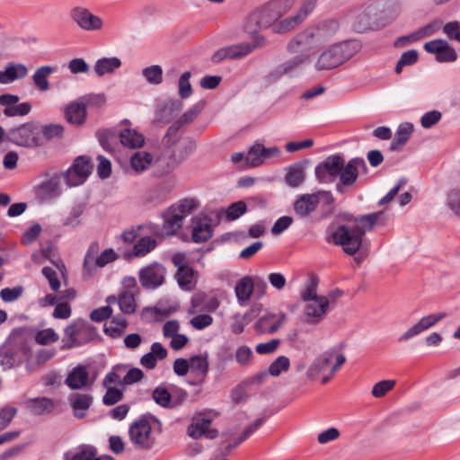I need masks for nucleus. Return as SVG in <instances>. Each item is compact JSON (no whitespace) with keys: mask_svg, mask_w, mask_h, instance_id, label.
<instances>
[{"mask_svg":"<svg viewBox=\"0 0 460 460\" xmlns=\"http://www.w3.org/2000/svg\"><path fill=\"white\" fill-rule=\"evenodd\" d=\"M305 162H297L286 168L285 183L290 188H297L305 179Z\"/></svg>","mask_w":460,"mask_h":460,"instance_id":"nucleus-28","label":"nucleus"},{"mask_svg":"<svg viewBox=\"0 0 460 460\" xmlns=\"http://www.w3.org/2000/svg\"><path fill=\"white\" fill-rule=\"evenodd\" d=\"M153 164V155L146 151H137L130 158L131 168L141 173L147 171Z\"/></svg>","mask_w":460,"mask_h":460,"instance_id":"nucleus-37","label":"nucleus"},{"mask_svg":"<svg viewBox=\"0 0 460 460\" xmlns=\"http://www.w3.org/2000/svg\"><path fill=\"white\" fill-rule=\"evenodd\" d=\"M229 47V54L230 59H240L250 53L255 49L254 44L251 43H240L236 45L228 46Z\"/></svg>","mask_w":460,"mask_h":460,"instance_id":"nucleus-54","label":"nucleus"},{"mask_svg":"<svg viewBox=\"0 0 460 460\" xmlns=\"http://www.w3.org/2000/svg\"><path fill=\"white\" fill-rule=\"evenodd\" d=\"M317 284L318 281L316 278L311 277L300 293L302 301L308 303L322 296L318 295Z\"/></svg>","mask_w":460,"mask_h":460,"instance_id":"nucleus-51","label":"nucleus"},{"mask_svg":"<svg viewBox=\"0 0 460 460\" xmlns=\"http://www.w3.org/2000/svg\"><path fill=\"white\" fill-rule=\"evenodd\" d=\"M142 76L150 84H160L163 82V68L159 65H152L142 70Z\"/></svg>","mask_w":460,"mask_h":460,"instance_id":"nucleus-46","label":"nucleus"},{"mask_svg":"<svg viewBox=\"0 0 460 460\" xmlns=\"http://www.w3.org/2000/svg\"><path fill=\"white\" fill-rule=\"evenodd\" d=\"M106 302L109 305L118 304L120 311L126 314H132L137 310L135 294L132 290H125L118 297L110 296L107 297Z\"/></svg>","mask_w":460,"mask_h":460,"instance_id":"nucleus-27","label":"nucleus"},{"mask_svg":"<svg viewBox=\"0 0 460 460\" xmlns=\"http://www.w3.org/2000/svg\"><path fill=\"white\" fill-rule=\"evenodd\" d=\"M424 49L439 63H452L457 59L456 49L444 40H433L424 44Z\"/></svg>","mask_w":460,"mask_h":460,"instance_id":"nucleus-20","label":"nucleus"},{"mask_svg":"<svg viewBox=\"0 0 460 460\" xmlns=\"http://www.w3.org/2000/svg\"><path fill=\"white\" fill-rule=\"evenodd\" d=\"M387 221V215L382 211L361 216L350 225L338 226L332 234V240L341 246L345 253L354 255L362 246L364 234L375 227L384 226Z\"/></svg>","mask_w":460,"mask_h":460,"instance_id":"nucleus-1","label":"nucleus"},{"mask_svg":"<svg viewBox=\"0 0 460 460\" xmlns=\"http://www.w3.org/2000/svg\"><path fill=\"white\" fill-rule=\"evenodd\" d=\"M58 339V334L51 328L40 330L35 334V341L40 345H48L56 342Z\"/></svg>","mask_w":460,"mask_h":460,"instance_id":"nucleus-56","label":"nucleus"},{"mask_svg":"<svg viewBox=\"0 0 460 460\" xmlns=\"http://www.w3.org/2000/svg\"><path fill=\"white\" fill-rule=\"evenodd\" d=\"M447 316V314L445 312L430 314L421 317L418 323L410 327L404 333H402L399 338L398 341L403 342L412 339L415 336H418L421 332L430 329L435 326L438 322L442 321Z\"/></svg>","mask_w":460,"mask_h":460,"instance_id":"nucleus-22","label":"nucleus"},{"mask_svg":"<svg viewBox=\"0 0 460 460\" xmlns=\"http://www.w3.org/2000/svg\"><path fill=\"white\" fill-rule=\"evenodd\" d=\"M286 321L287 314L282 312L266 313L256 321L254 328L258 332L271 334L278 332Z\"/></svg>","mask_w":460,"mask_h":460,"instance_id":"nucleus-23","label":"nucleus"},{"mask_svg":"<svg viewBox=\"0 0 460 460\" xmlns=\"http://www.w3.org/2000/svg\"><path fill=\"white\" fill-rule=\"evenodd\" d=\"M27 75L28 68L25 65L20 63H11L6 66L4 70L0 71V84H12L16 80L26 77Z\"/></svg>","mask_w":460,"mask_h":460,"instance_id":"nucleus-29","label":"nucleus"},{"mask_svg":"<svg viewBox=\"0 0 460 460\" xmlns=\"http://www.w3.org/2000/svg\"><path fill=\"white\" fill-rule=\"evenodd\" d=\"M70 16L73 22L84 31H99L103 26V22L101 17L93 14L87 8L83 6L73 8Z\"/></svg>","mask_w":460,"mask_h":460,"instance_id":"nucleus-18","label":"nucleus"},{"mask_svg":"<svg viewBox=\"0 0 460 460\" xmlns=\"http://www.w3.org/2000/svg\"><path fill=\"white\" fill-rule=\"evenodd\" d=\"M27 406L34 414L42 415L52 411L54 402L47 397H40L29 400Z\"/></svg>","mask_w":460,"mask_h":460,"instance_id":"nucleus-41","label":"nucleus"},{"mask_svg":"<svg viewBox=\"0 0 460 460\" xmlns=\"http://www.w3.org/2000/svg\"><path fill=\"white\" fill-rule=\"evenodd\" d=\"M251 279L253 296L261 299L266 295L268 284L264 278L259 275H251Z\"/></svg>","mask_w":460,"mask_h":460,"instance_id":"nucleus-55","label":"nucleus"},{"mask_svg":"<svg viewBox=\"0 0 460 460\" xmlns=\"http://www.w3.org/2000/svg\"><path fill=\"white\" fill-rule=\"evenodd\" d=\"M98 457L96 449L89 446L79 448L71 456L69 454H66V460H97Z\"/></svg>","mask_w":460,"mask_h":460,"instance_id":"nucleus-52","label":"nucleus"},{"mask_svg":"<svg viewBox=\"0 0 460 460\" xmlns=\"http://www.w3.org/2000/svg\"><path fill=\"white\" fill-rule=\"evenodd\" d=\"M330 310V297L321 296L305 304L304 308L305 322L318 324L326 317Z\"/></svg>","mask_w":460,"mask_h":460,"instance_id":"nucleus-17","label":"nucleus"},{"mask_svg":"<svg viewBox=\"0 0 460 460\" xmlns=\"http://www.w3.org/2000/svg\"><path fill=\"white\" fill-rule=\"evenodd\" d=\"M190 72L187 71L184 72L179 79L178 83V90H179V95L182 99H186L190 97L192 93V87L190 84Z\"/></svg>","mask_w":460,"mask_h":460,"instance_id":"nucleus-59","label":"nucleus"},{"mask_svg":"<svg viewBox=\"0 0 460 460\" xmlns=\"http://www.w3.org/2000/svg\"><path fill=\"white\" fill-rule=\"evenodd\" d=\"M199 112L200 108L198 105H194L193 107H191L169 128L168 134H175L181 128V127L193 121Z\"/></svg>","mask_w":460,"mask_h":460,"instance_id":"nucleus-45","label":"nucleus"},{"mask_svg":"<svg viewBox=\"0 0 460 460\" xmlns=\"http://www.w3.org/2000/svg\"><path fill=\"white\" fill-rule=\"evenodd\" d=\"M23 291L24 289L22 286L4 288L0 291V298L5 303H12L17 301L22 296Z\"/></svg>","mask_w":460,"mask_h":460,"instance_id":"nucleus-58","label":"nucleus"},{"mask_svg":"<svg viewBox=\"0 0 460 460\" xmlns=\"http://www.w3.org/2000/svg\"><path fill=\"white\" fill-rule=\"evenodd\" d=\"M199 207L197 199L186 198L167 208L163 213L161 235H174L181 228L183 220Z\"/></svg>","mask_w":460,"mask_h":460,"instance_id":"nucleus-4","label":"nucleus"},{"mask_svg":"<svg viewBox=\"0 0 460 460\" xmlns=\"http://www.w3.org/2000/svg\"><path fill=\"white\" fill-rule=\"evenodd\" d=\"M330 205L333 202L332 194L330 191L320 190L312 194H304L297 198L294 203V209L300 217H306L314 211L319 203Z\"/></svg>","mask_w":460,"mask_h":460,"instance_id":"nucleus-9","label":"nucleus"},{"mask_svg":"<svg viewBox=\"0 0 460 460\" xmlns=\"http://www.w3.org/2000/svg\"><path fill=\"white\" fill-rule=\"evenodd\" d=\"M212 235V227L207 218L194 217L192 219V239L195 243H204Z\"/></svg>","mask_w":460,"mask_h":460,"instance_id":"nucleus-30","label":"nucleus"},{"mask_svg":"<svg viewBox=\"0 0 460 460\" xmlns=\"http://www.w3.org/2000/svg\"><path fill=\"white\" fill-rule=\"evenodd\" d=\"M341 166L342 156L341 155H330L316 165V179L321 183L333 182L339 177Z\"/></svg>","mask_w":460,"mask_h":460,"instance_id":"nucleus-13","label":"nucleus"},{"mask_svg":"<svg viewBox=\"0 0 460 460\" xmlns=\"http://www.w3.org/2000/svg\"><path fill=\"white\" fill-rule=\"evenodd\" d=\"M95 381L89 367L79 364L73 367L65 379V385L71 390H89Z\"/></svg>","mask_w":460,"mask_h":460,"instance_id":"nucleus-16","label":"nucleus"},{"mask_svg":"<svg viewBox=\"0 0 460 460\" xmlns=\"http://www.w3.org/2000/svg\"><path fill=\"white\" fill-rule=\"evenodd\" d=\"M122 65L120 58L117 57L102 58L96 60L93 70L98 76L111 75Z\"/></svg>","mask_w":460,"mask_h":460,"instance_id":"nucleus-31","label":"nucleus"},{"mask_svg":"<svg viewBox=\"0 0 460 460\" xmlns=\"http://www.w3.org/2000/svg\"><path fill=\"white\" fill-rule=\"evenodd\" d=\"M442 27V21L441 20H436L432 22L423 26L422 28L419 29L418 31L405 36L402 39V40H406L409 43L416 42L421 39L429 37L433 35L435 32L439 31Z\"/></svg>","mask_w":460,"mask_h":460,"instance_id":"nucleus-35","label":"nucleus"},{"mask_svg":"<svg viewBox=\"0 0 460 460\" xmlns=\"http://www.w3.org/2000/svg\"><path fill=\"white\" fill-rule=\"evenodd\" d=\"M188 396L186 391H181L179 395L172 397L164 386H157L152 393L154 401L164 408H174L182 403Z\"/></svg>","mask_w":460,"mask_h":460,"instance_id":"nucleus-25","label":"nucleus"},{"mask_svg":"<svg viewBox=\"0 0 460 460\" xmlns=\"http://www.w3.org/2000/svg\"><path fill=\"white\" fill-rule=\"evenodd\" d=\"M304 21L296 13L273 24L272 31L276 33H286L300 25Z\"/></svg>","mask_w":460,"mask_h":460,"instance_id":"nucleus-42","label":"nucleus"},{"mask_svg":"<svg viewBox=\"0 0 460 460\" xmlns=\"http://www.w3.org/2000/svg\"><path fill=\"white\" fill-rule=\"evenodd\" d=\"M447 206L455 216L460 217V187L455 188L448 192Z\"/></svg>","mask_w":460,"mask_h":460,"instance_id":"nucleus-57","label":"nucleus"},{"mask_svg":"<svg viewBox=\"0 0 460 460\" xmlns=\"http://www.w3.org/2000/svg\"><path fill=\"white\" fill-rule=\"evenodd\" d=\"M374 11V8L367 7L352 13V26L357 32L364 33L368 31L377 30L385 25V23L377 21Z\"/></svg>","mask_w":460,"mask_h":460,"instance_id":"nucleus-19","label":"nucleus"},{"mask_svg":"<svg viewBox=\"0 0 460 460\" xmlns=\"http://www.w3.org/2000/svg\"><path fill=\"white\" fill-rule=\"evenodd\" d=\"M289 7L288 4H284L283 0H274L255 12L252 18L256 20L260 28L268 27L276 23L275 22L284 15Z\"/></svg>","mask_w":460,"mask_h":460,"instance_id":"nucleus-11","label":"nucleus"},{"mask_svg":"<svg viewBox=\"0 0 460 460\" xmlns=\"http://www.w3.org/2000/svg\"><path fill=\"white\" fill-rule=\"evenodd\" d=\"M413 132V125L410 122L401 123L396 130L394 140L391 143L390 149L399 150L409 140Z\"/></svg>","mask_w":460,"mask_h":460,"instance_id":"nucleus-36","label":"nucleus"},{"mask_svg":"<svg viewBox=\"0 0 460 460\" xmlns=\"http://www.w3.org/2000/svg\"><path fill=\"white\" fill-rule=\"evenodd\" d=\"M336 20H325L296 34L288 43L290 53L308 51L330 41L339 31Z\"/></svg>","mask_w":460,"mask_h":460,"instance_id":"nucleus-2","label":"nucleus"},{"mask_svg":"<svg viewBox=\"0 0 460 460\" xmlns=\"http://www.w3.org/2000/svg\"><path fill=\"white\" fill-rule=\"evenodd\" d=\"M395 385V380L387 379L376 383L372 388V395L376 398L384 397Z\"/></svg>","mask_w":460,"mask_h":460,"instance_id":"nucleus-61","label":"nucleus"},{"mask_svg":"<svg viewBox=\"0 0 460 460\" xmlns=\"http://www.w3.org/2000/svg\"><path fill=\"white\" fill-rule=\"evenodd\" d=\"M418 60V52L414 49H411L408 51H405L402 54L396 66H395V72L397 74L401 73L402 70V67L404 66H411L416 63Z\"/></svg>","mask_w":460,"mask_h":460,"instance_id":"nucleus-63","label":"nucleus"},{"mask_svg":"<svg viewBox=\"0 0 460 460\" xmlns=\"http://www.w3.org/2000/svg\"><path fill=\"white\" fill-rule=\"evenodd\" d=\"M290 367V360L286 356L278 357L268 367L271 376H279L282 373L288 372Z\"/></svg>","mask_w":460,"mask_h":460,"instance_id":"nucleus-50","label":"nucleus"},{"mask_svg":"<svg viewBox=\"0 0 460 460\" xmlns=\"http://www.w3.org/2000/svg\"><path fill=\"white\" fill-rule=\"evenodd\" d=\"M234 293L240 305L247 304L253 296L251 275L240 279L234 288Z\"/></svg>","mask_w":460,"mask_h":460,"instance_id":"nucleus-34","label":"nucleus"},{"mask_svg":"<svg viewBox=\"0 0 460 460\" xmlns=\"http://www.w3.org/2000/svg\"><path fill=\"white\" fill-rule=\"evenodd\" d=\"M127 326V319L124 316L118 315L104 323L103 332L107 336L118 339L125 333Z\"/></svg>","mask_w":460,"mask_h":460,"instance_id":"nucleus-32","label":"nucleus"},{"mask_svg":"<svg viewBox=\"0 0 460 460\" xmlns=\"http://www.w3.org/2000/svg\"><path fill=\"white\" fill-rule=\"evenodd\" d=\"M127 367L126 366H116L113 369L109 372L102 380V385L104 387L109 386H125L123 385V376L122 375L125 373Z\"/></svg>","mask_w":460,"mask_h":460,"instance_id":"nucleus-43","label":"nucleus"},{"mask_svg":"<svg viewBox=\"0 0 460 460\" xmlns=\"http://www.w3.org/2000/svg\"><path fill=\"white\" fill-rule=\"evenodd\" d=\"M40 191L44 198L58 197L61 192L58 179L53 177L46 181L40 186Z\"/></svg>","mask_w":460,"mask_h":460,"instance_id":"nucleus-49","label":"nucleus"},{"mask_svg":"<svg viewBox=\"0 0 460 460\" xmlns=\"http://www.w3.org/2000/svg\"><path fill=\"white\" fill-rule=\"evenodd\" d=\"M165 275V268L155 262L139 270V281L143 287L154 289L164 284Z\"/></svg>","mask_w":460,"mask_h":460,"instance_id":"nucleus-21","label":"nucleus"},{"mask_svg":"<svg viewBox=\"0 0 460 460\" xmlns=\"http://www.w3.org/2000/svg\"><path fill=\"white\" fill-rule=\"evenodd\" d=\"M75 417L82 419L93 402V396L86 394H75L70 396Z\"/></svg>","mask_w":460,"mask_h":460,"instance_id":"nucleus-33","label":"nucleus"},{"mask_svg":"<svg viewBox=\"0 0 460 460\" xmlns=\"http://www.w3.org/2000/svg\"><path fill=\"white\" fill-rule=\"evenodd\" d=\"M310 56L308 54H301L293 57L292 58L280 64L276 69L271 71L267 75V81L273 83L279 80L283 75H295L302 70L303 66L308 64Z\"/></svg>","mask_w":460,"mask_h":460,"instance_id":"nucleus-15","label":"nucleus"},{"mask_svg":"<svg viewBox=\"0 0 460 460\" xmlns=\"http://www.w3.org/2000/svg\"><path fill=\"white\" fill-rule=\"evenodd\" d=\"M441 29L448 39L460 42V22L453 21L447 22L444 25L442 24Z\"/></svg>","mask_w":460,"mask_h":460,"instance_id":"nucleus-64","label":"nucleus"},{"mask_svg":"<svg viewBox=\"0 0 460 460\" xmlns=\"http://www.w3.org/2000/svg\"><path fill=\"white\" fill-rule=\"evenodd\" d=\"M190 370L197 376H205L208 371L207 356H194L189 359Z\"/></svg>","mask_w":460,"mask_h":460,"instance_id":"nucleus-47","label":"nucleus"},{"mask_svg":"<svg viewBox=\"0 0 460 460\" xmlns=\"http://www.w3.org/2000/svg\"><path fill=\"white\" fill-rule=\"evenodd\" d=\"M98 252L99 246L97 243H93L88 248L83 270L84 278H91L97 268H102L117 259V254L111 248L104 250L100 255H98Z\"/></svg>","mask_w":460,"mask_h":460,"instance_id":"nucleus-7","label":"nucleus"},{"mask_svg":"<svg viewBox=\"0 0 460 460\" xmlns=\"http://www.w3.org/2000/svg\"><path fill=\"white\" fill-rule=\"evenodd\" d=\"M157 245L155 239L146 236L142 237L134 246V254L137 257L145 256L153 251Z\"/></svg>","mask_w":460,"mask_h":460,"instance_id":"nucleus-48","label":"nucleus"},{"mask_svg":"<svg viewBox=\"0 0 460 460\" xmlns=\"http://www.w3.org/2000/svg\"><path fill=\"white\" fill-rule=\"evenodd\" d=\"M18 95H0V105L4 107V114L8 117L25 116L29 114L31 109V105L29 102L18 103Z\"/></svg>","mask_w":460,"mask_h":460,"instance_id":"nucleus-24","label":"nucleus"},{"mask_svg":"<svg viewBox=\"0 0 460 460\" xmlns=\"http://www.w3.org/2000/svg\"><path fill=\"white\" fill-rule=\"evenodd\" d=\"M65 118L66 121L75 126L83 125L87 118V107L82 101L69 102L65 108Z\"/></svg>","mask_w":460,"mask_h":460,"instance_id":"nucleus-26","label":"nucleus"},{"mask_svg":"<svg viewBox=\"0 0 460 460\" xmlns=\"http://www.w3.org/2000/svg\"><path fill=\"white\" fill-rule=\"evenodd\" d=\"M331 375H334L340 367L346 362V357L336 349H330L318 357L309 366L306 371L308 379L315 380L321 374H323L331 366Z\"/></svg>","mask_w":460,"mask_h":460,"instance_id":"nucleus-6","label":"nucleus"},{"mask_svg":"<svg viewBox=\"0 0 460 460\" xmlns=\"http://www.w3.org/2000/svg\"><path fill=\"white\" fill-rule=\"evenodd\" d=\"M360 49V42L355 40L331 44L316 56L314 67L316 71L335 69L351 59Z\"/></svg>","mask_w":460,"mask_h":460,"instance_id":"nucleus-3","label":"nucleus"},{"mask_svg":"<svg viewBox=\"0 0 460 460\" xmlns=\"http://www.w3.org/2000/svg\"><path fill=\"white\" fill-rule=\"evenodd\" d=\"M85 206L82 203L73 206L64 218L63 226L68 228H75L81 223V217L84 214Z\"/></svg>","mask_w":460,"mask_h":460,"instance_id":"nucleus-44","label":"nucleus"},{"mask_svg":"<svg viewBox=\"0 0 460 460\" xmlns=\"http://www.w3.org/2000/svg\"><path fill=\"white\" fill-rule=\"evenodd\" d=\"M247 210L246 203L243 200L231 204L224 212L226 220L233 221L239 218Z\"/></svg>","mask_w":460,"mask_h":460,"instance_id":"nucleus-53","label":"nucleus"},{"mask_svg":"<svg viewBox=\"0 0 460 460\" xmlns=\"http://www.w3.org/2000/svg\"><path fill=\"white\" fill-rule=\"evenodd\" d=\"M246 164L251 167H256L264 163L262 152L261 151V145L253 146L248 152L245 157Z\"/></svg>","mask_w":460,"mask_h":460,"instance_id":"nucleus-62","label":"nucleus"},{"mask_svg":"<svg viewBox=\"0 0 460 460\" xmlns=\"http://www.w3.org/2000/svg\"><path fill=\"white\" fill-rule=\"evenodd\" d=\"M367 167L363 158H352L347 164L342 157V166L339 173L340 182L336 184V190L343 192L345 187H352L358 180L360 172H367Z\"/></svg>","mask_w":460,"mask_h":460,"instance_id":"nucleus-8","label":"nucleus"},{"mask_svg":"<svg viewBox=\"0 0 460 460\" xmlns=\"http://www.w3.org/2000/svg\"><path fill=\"white\" fill-rule=\"evenodd\" d=\"M106 393L102 397V402L105 405H113L119 402L123 397V391L122 389L116 387V386H109L105 387Z\"/></svg>","mask_w":460,"mask_h":460,"instance_id":"nucleus-60","label":"nucleus"},{"mask_svg":"<svg viewBox=\"0 0 460 460\" xmlns=\"http://www.w3.org/2000/svg\"><path fill=\"white\" fill-rule=\"evenodd\" d=\"M213 420L211 411H201L193 416L191 423L188 427L187 433L192 438H199L206 436L208 438H214L217 436L215 429H211L210 426Z\"/></svg>","mask_w":460,"mask_h":460,"instance_id":"nucleus-12","label":"nucleus"},{"mask_svg":"<svg viewBox=\"0 0 460 460\" xmlns=\"http://www.w3.org/2000/svg\"><path fill=\"white\" fill-rule=\"evenodd\" d=\"M53 71V67L49 66H43L35 70L32 75V81L38 90L46 92L49 89V82L48 78Z\"/></svg>","mask_w":460,"mask_h":460,"instance_id":"nucleus-40","label":"nucleus"},{"mask_svg":"<svg viewBox=\"0 0 460 460\" xmlns=\"http://www.w3.org/2000/svg\"><path fill=\"white\" fill-rule=\"evenodd\" d=\"M158 424V420L152 416H144L132 423L128 432L135 447L141 449L151 448L155 441L154 429Z\"/></svg>","mask_w":460,"mask_h":460,"instance_id":"nucleus-5","label":"nucleus"},{"mask_svg":"<svg viewBox=\"0 0 460 460\" xmlns=\"http://www.w3.org/2000/svg\"><path fill=\"white\" fill-rule=\"evenodd\" d=\"M176 279L181 288L186 291L192 290L197 283L196 272L190 267L177 270Z\"/></svg>","mask_w":460,"mask_h":460,"instance_id":"nucleus-38","label":"nucleus"},{"mask_svg":"<svg viewBox=\"0 0 460 460\" xmlns=\"http://www.w3.org/2000/svg\"><path fill=\"white\" fill-rule=\"evenodd\" d=\"M13 141L21 146L33 147L43 144L40 128L33 124H23L12 131Z\"/></svg>","mask_w":460,"mask_h":460,"instance_id":"nucleus-14","label":"nucleus"},{"mask_svg":"<svg viewBox=\"0 0 460 460\" xmlns=\"http://www.w3.org/2000/svg\"><path fill=\"white\" fill-rule=\"evenodd\" d=\"M120 142L124 146L137 148L143 146L145 138L142 134L132 128H125L119 134Z\"/></svg>","mask_w":460,"mask_h":460,"instance_id":"nucleus-39","label":"nucleus"},{"mask_svg":"<svg viewBox=\"0 0 460 460\" xmlns=\"http://www.w3.org/2000/svg\"><path fill=\"white\" fill-rule=\"evenodd\" d=\"M90 159L86 156H78L73 164L61 173L68 187H76L83 184L89 177L92 171Z\"/></svg>","mask_w":460,"mask_h":460,"instance_id":"nucleus-10","label":"nucleus"}]
</instances>
